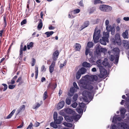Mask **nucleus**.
<instances>
[{
    "label": "nucleus",
    "instance_id": "nucleus-1",
    "mask_svg": "<svg viewBox=\"0 0 129 129\" xmlns=\"http://www.w3.org/2000/svg\"><path fill=\"white\" fill-rule=\"evenodd\" d=\"M80 83L82 87L87 89L88 91H84L83 92L82 94L84 98H88L90 99H92L94 93V91L93 90V87L91 85L92 83L84 79L81 80L80 81Z\"/></svg>",
    "mask_w": 129,
    "mask_h": 129
},
{
    "label": "nucleus",
    "instance_id": "nucleus-2",
    "mask_svg": "<svg viewBox=\"0 0 129 129\" xmlns=\"http://www.w3.org/2000/svg\"><path fill=\"white\" fill-rule=\"evenodd\" d=\"M35 2L34 0H28L27 5V8L26 10V13L27 15L31 13L32 10L34 9L35 5L34 6V4H35Z\"/></svg>",
    "mask_w": 129,
    "mask_h": 129
},
{
    "label": "nucleus",
    "instance_id": "nucleus-3",
    "mask_svg": "<svg viewBox=\"0 0 129 129\" xmlns=\"http://www.w3.org/2000/svg\"><path fill=\"white\" fill-rule=\"evenodd\" d=\"M101 31L100 29H98L97 28H95L93 36L94 42L95 43H97L98 42L99 39L101 35Z\"/></svg>",
    "mask_w": 129,
    "mask_h": 129
},
{
    "label": "nucleus",
    "instance_id": "nucleus-4",
    "mask_svg": "<svg viewBox=\"0 0 129 129\" xmlns=\"http://www.w3.org/2000/svg\"><path fill=\"white\" fill-rule=\"evenodd\" d=\"M120 50L118 48H115L108 51L107 55L109 56H119Z\"/></svg>",
    "mask_w": 129,
    "mask_h": 129
},
{
    "label": "nucleus",
    "instance_id": "nucleus-5",
    "mask_svg": "<svg viewBox=\"0 0 129 129\" xmlns=\"http://www.w3.org/2000/svg\"><path fill=\"white\" fill-rule=\"evenodd\" d=\"M101 46L99 44H97L96 46L95 51V55L100 56L101 55V52H103L104 54L107 52L106 48H101Z\"/></svg>",
    "mask_w": 129,
    "mask_h": 129
},
{
    "label": "nucleus",
    "instance_id": "nucleus-6",
    "mask_svg": "<svg viewBox=\"0 0 129 129\" xmlns=\"http://www.w3.org/2000/svg\"><path fill=\"white\" fill-rule=\"evenodd\" d=\"M80 117L79 115H72L71 116H64L65 120L67 121L70 122H72L73 120L77 121L80 119Z\"/></svg>",
    "mask_w": 129,
    "mask_h": 129
},
{
    "label": "nucleus",
    "instance_id": "nucleus-7",
    "mask_svg": "<svg viewBox=\"0 0 129 129\" xmlns=\"http://www.w3.org/2000/svg\"><path fill=\"white\" fill-rule=\"evenodd\" d=\"M115 39L113 38L111 39V40L112 43L114 45L116 44V43L117 45L119 46L121 45V44L122 42L119 34H117L115 35Z\"/></svg>",
    "mask_w": 129,
    "mask_h": 129
},
{
    "label": "nucleus",
    "instance_id": "nucleus-8",
    "mask_svg": "<svg viewBox=\"0 0 129 129\" xmlns=\"http://www.w3.org/2000/svg\"><path fill=\"white\" fill-rule=\"evenodd\" d=\"M100 73L98 75L99 77L102 78L107 76V72L103 67H100L99 69Z\"/></svg>",
    "mask_w": 129,
    "mask_h": 129
},
{
    "label": "nucleus",
    "instance_id": "nucleus-9",
    "mask_svg": "<svg viewBox=\"0 0 129 129\" xmlns=\"http://www.w3.org/2000/svg\"><path fill=\"white\" fill-rule=\"evenodd\" d=\"M99 8L101 11L106 12L110 11L112 9V8L111 7L105 5H101L100 6Z\"/></svg>",
    "mask_w": 129,
    "mask_h": 129
},
{
    "label": "nucleus",
    "instance_id": "nucleus-10",
    "mask_svg": "<svg viewBox=\"0 0 129 129\" xmlns=\"http://www.w3.org/2000/svg\"><path fill=\"white\" fill-rule=\"evenodd\" d=\"M84 78L91 82H93L94 80L97 81L98 79L97 76L95 75L89 76L87 75L84 76Z\"/></svg>",
    "mask_w": 129,
    "mask_h": 129
},
{
    "label": "nucleus",
    "instance_id": "nucleus-11",
    "mask_svg": "<svg viewBox=\"0 0 129 129\" xmlns=\"http://www.w3.org/2000/svg\"><path fill=\"white\" fill-rule=\"evenodd\" d=\"M102 65L105 67L109 68H111V66L110 65L107 58H105L102 62Z\"/></svg>",
    "mask_w": 129,
    "mask_h": 129
},
{
    "label": "nucleus",
    "instance_id": "nucleus-12",
    "mask_svg": "<svg viewBox=\"0 0 129 129\" xmlns=\"http://www.w3.org/2000/svg\"><path fill=\"white\" fill-rule=\"evenodd\" d=\"M100 42L102 44L104 45H106L107 42H109V39L105 38L102 37V39L100 40Z\"/></svg>",
    "mask_w": 129,
    "mask_h": 129
},
{
    "label": "nucleus",
    "instance_id": "nucleus-13",
    "mask_svg": "<svg viewBox=\"0 0 129 129\" xmlns=\"http://www.w3.org/2000/svg\"><path fill=\"white\" fill-rule=\"evenodd\" d=\"M63 120V118L62 116H58L57 118L54 120V122L56 124H60L61 123Z\"/></svg>",
    "mask_w": 129,
    "mask_h": 129
},
{
    "label": "nucleus",
    "instance_id": "nucleus-14",
    "mask_svg": "<svg viewBox=\"0 0 129 129\" xmlns=\"http://www.w3.org/2000/svg\"><path fill=\"white\" fill-rule=\"evenodd\" d=\"M117 125L119 126H120L124 129H129V127L127 124L123 122L118 123Z\"/></svg>",
    "mask_w": 129,
    "mask_h": 129
},
{
    "label": "nucleus",
    "instance_id": "nucleus-15",
    "mask_svg": "<svg viewBox=\"0 0 129 129\" xmlns=\"http://www.w3.org/2000/svg\"><path fill=\"white\" fill-rule=\"evenodd\" d=\"M123 45L125 48L126 49L129 48V42L125 40H124L122 41Z\"/></svg>",
    "mask_w": 129,
    "mask_h": 129
},
{
    "label": "nucleus",
    "instance_id": "nucleus-16",
    "mask_svg": "<svg viewBox=\"0 0 129 129\" xmlns=\"http://www.w3.org/2000/svg\"><path fill=\"white\" fill-rule=\"evenodd\" d=\"M55 62L54 61L52 62V63L49 67V71L50 73H52L54 70Z\"/></svg>",
    "mask_w": 129,
    "mask_h": 129
},
{
    "label": "nucleus",
    "instance_id": "nucleus-17",
    "mask_svg": "<svg viewBox=\"0 0 129 129\" xmlns=\"http://www.w3.org/2000/svg\"><path fill=\"white\" fill-rule=\"evenodd\" d=\"M8 86L7 84H2V85L0 87V90L5 91L6 90Z\"/></svg>",
    "mask_w": 129,
    "mask_h": 129
},
{
    "label": "nucleus",
    "instance_id": "nucleus-18",
    "mask_svg": "<svg viewBox=\"0 0 129 129\" xmlns=\"http://www.w3.org/2000/svg\"><path fill=\"white\" fill-rule=\"evenodd\" d=\"M65 104L64 101H61L58 104L57 108L58 109H60L63 107Z\"/></svg>",
    "mask_w": 129,
    "mask_h": 129
},
{
    "label": "nucleus",
    "instance_id": "nucleus-19",
    "mask_svg": "<svg viewBox=\"0 0 129 129\" xmlns=\"http://www.w3.org/2000/svg\"><path fill=\"white\" fill-rule=\"evenodd\" d=\"M89 25V21H86L84 22L81 27V30H82L85 27H87Z\"/></svg>",
    "mask_w": 129,
    "mask_h": 129
},
{
    "label": "nucleus",
    "instance_id": "nucleus-20",
    "mask_svg": "<svg viewBox=\"0 0 129 129\" xmlns=\"http://www.w3.org/2000/svg\"><path fill=\"white\" fill-rule=\"evenodd\" d=\"M128 30H126L125 32H124L122 34V36L124 39H128Z\"/></svg>",
    "mask_w": 129,
    "mask_h": 129
},
{
    "label": "nucleus",
    "instance_id": "nucleus-21",
    "mask_svg": "<svg viewBox=\"0 0 129 129\" xmlns=\"http://www.w3.org/2000/svg\"><path fill=\"white\" fill-rule=\"evenodd\" d=\"M82 66L85 68H89L91 66V64L86 61L82 63Z\"/></svg>",
    "mask_w": 129,
    "mask_h": 129
},
{
    "label": "nucleus",
    "instance_id": "nucleus-22",
    "mask_svg": "<svg viewBox=\"0 0 129 129\" xmlns=\"http://www.w3.org/2000/svg\"><path fill=\"white\" fill-rule=\"evenodd\" d=\"M103 37H104V38H105L108 39L109 38V32L108 31L106 32L105 31L103 32Z\"/></svg>",
    "mask_w": 129,
    "mask_h": 129
},
{
    "label": "nucleus",
    "instance_id": "nucleus-23",
    "mask_svg": "<svg viewBox=\"0 0 129 129\" xmlns=\"http://www.w3.org/2000/svg\"><path fill=\"white\" fill-rule=\"evenodd\" d=\"M64 111L65 113L70 114L73 113L74 112L73 110L69 108L65 109Z\"/></svg>",
    "mask_w": 129,
    "mask_h": 129
},
{
    "label": "nucleus",
    "instance_id": "nucleus-24",
    "mask_svg": "<svg viewBox=\"0 0 129 129\" xmlns=\"http://www.w3.org/2000/svg\"><path fill=\"white\" fill-rule=\"evenodd\" d=\"M85 50V55L87 56L88 54H89V55H90L91 56H92L93 55L90 52V50L89 48H88L87 47L86 48Z\"/></svg>",
    "mask_w": 129,
    "mask_h": 129
},
{
    "label": "nucleus",
    "instance_id": "nucleus-25",
    "mask_svg": "<svg viewBox=\"0 0 129 129\" xmlns=\"http://www.w3.org/2000/svg\"><path fill=\"white\" fill-rule=\"evenodd\" d=\"M78 71H79L80 73L82 75L84 74L86 71V70L85 68L82 67Z\"/></svg>",
    "mask_w": 129,
    "mask_h": 129
},
{
    "label": "nucleus",
    "instance_id": "nucleus-26",
    "mask_svg": "<svg viewBox=\"0 0 129 129\" xmlns=\"http://www.w3.org/2000/svg\"><path fill=\"white\" fill-rule=\"evenodd\" d=\"M81 48V46L80 44L79 43H76V44L75 49L76 51H79Z\"/></svg>",
    "mask_w": 129,
    "mask_h": 129
},
{
    "label": "nucleus",
    "instance_id": "nucleus-27",
    "mask_svg": "<svg viewBox=\"0 0 129 129\" xmlns=\"http://www.w3.org/2000/svg\"><path fill=\"white\" fill-rule=\"evenodd\" d=\"M76 111L79 114H82L83 109L79 108H77L76 109Z\"/></svg>",
    "mask_w": 129,
    "mask_h": 129
},
{
    "label": "nucleus",
    "instance_id": "nucleus-28",
    "mask_svg": "<svg viewBox=\"0 0 129 129\" xmlns=\"http://www.w3.org/2000/svg\"><path fill=\"white\" fill-rule=\"evenodd\" d=\"M113 28H114V27H112L111 25H108L106 26V29L109 32L111 31V30H112Z\"/></svg>",
    "mask_w": 129,
    "mask_h": 129
},
{
    "label": "nucleus",
    "instance_id": "nucleus-29",
    "mask_svg": "<svg viewBox=\"0 0 129 129\" xmlns=\"http://www.w3.org/2000/svg\"><path fill=\"white\" fill-rule=\"evenodd\" d=\"M54 33V32L53 31H51L46 32L45 33V34L47 35V37H48L52 35Z\"/></svg>",
    "mask_w": 129,
    "mask_h": 129
},
{
    "label": "nucleus",
    "instance_id": "nucleus-30",
    "mask_svg": "<svg viewBox=\"0 0 129 129\" xmlns=\"http://www.w3.org/2000/svg\"><path fill=\"white\" fill-rule=\"evenodd\" d=\"M38 67L37 66H36L35 68V78L37 79L38 75Z\"/></svg>",
    "mask_w": 129,
    "mask_h": 129
},
{
    "label": "nucleus",
    "instance_id": "nucleus-31",
    "mask_svg": "<svg viewBox=\"0 0 129 129\" xmlns=\"http://www.w3.org/2000/svg\"><path fill=\"white\" fill-rule=\"evenodd\" d=\"M43 26V23L42 22V20L40 19L39 21V23L38 25V29H41L42 28Z\"/></svg>",
    "mask_w": 129,
    "mask_h": 129
},
{
    "label": "nucleus",
    "instance_id": "nucleus-32",
    "mask_svg": "<svg viewBox=\"0 0 129 129\" xmlns=\"http://www.w3.org/2000/svg\"><path fill=\"white\" fill-rule=\"evenodd\" d=\"M71 100L70 98H67L66 99V103L68 105H70L71 103Z\"/></svg>",
    "mask_w": 129,
    "mask_h": 129
},
{
    "label": "nucleus",
    "instance_id": "nucleus-33",
    "mask_svg": "<svg viewBox=\"0 0 129 129\" xmlns=\"http://www.w3.org/2000/svg\"><path fill=\"white\" fill-rule=\"evenodd\" d=\"M120 112L121 115H123L125 114V113L126 112V111L125 109L123 108L121 109L120 110Z\"/></svg>",
    "mask_w": 129,
    "mask_h": 129
},
{
    "label": "nucleus",
    "instance_id": "nucleus-34",
    "mask_svg": "<svg viewBox=\"0 0 129 129\" xmlns=\"http://www.w3.org/2000/svg\"><path fill=\"white\" fill-rule=\"evenodd\" d=\"M82 75L79 72V71H78L76 75V77L77 79H79L80 78L81 75Z\"/></svg>",
    "mask_w": 129,
    "mask_h": 129
},
{
    "label": "nucleus",
    "instance_id": "nucleus-35",
    "mask_svg": "<svg viewBox=\"0 0 129 129\" xmlns=\"http://www.w3.org/2000/svg\"><path fill=\"white\" fill-rule=\"evenodd\" d=\"M85 104L82 102L79 104V106L80 108L83 109L85 108Z\"/></svg>",
    "mask_w": 129,
    "mask_h": 129
},
{
    "label": "nucleus",
    "instance_id": "nucleus-36",
    "mask_svg": "<svg viewBox=\"0 0 129 129\" xmlns=\"http://www.w3.org/2000/svg\"><path fill=\"white\" fill-rule=\"evenodd\" d=\"M96 64L98 65V66L99 67V69L100 67H102L101 66V64H102L101 62V59H99L97 60L96 62Z\"/></svg>",
    "mask_w": 129,
    "mask_h": 129
},
{
    "label": "nucleus",
    "instance_id": "nucleus-37",
    "mask_svg": "<svg viewBox=\"0 0 129 129\" xmlns=\"http://www.w3.org/2000/svg\"><path fill=\"white\" fill-rule=\"evenodd\" d=\"M56 124L53 122H51L50 123V124L51 126L54 128H56L57 127V126Z\"/></svg>",
    "mask_w": 129,
    "mask_h": 129
},
{
    "label": "nucleus",
    "instance_id": "nucleus-38",
    "mask_svg": "<svg viewBox=\"0 0 129 129\" xmlns=\"http://www.w3.org/2000/svg\"><path fill=\"white\" fill-rule=\"evenodd\" d=\"M63 124L65 126L69 127H71L73 126L72 124L69 123L64 122L63 123Z\"/></svg>",
    "mask_w": 129,
    "mask_h": 129
},
{
    "label": "nucleus",
    "instance_id": "nucleus-39",
    "mask_svg": "<svg viewBox=\"0 0 129 129\" xmlns=\"http://www.w3.org/2000/svg\"><path fill=\"white\" fill-rule=\"evenodd\" d=\"M25 109V106L24 105H23L21 106L19 109L18 110V113H19L20 111H21L23 109L24 110Z\"/></svg>",
    "mask_w": 129,
    "mask_h": 129
},
{
    "label": "nucleus",
    "instance_id": "nucleus-40",
    "mask_svg": "<svg viewBox=\"0 0 129 129\" xmlns=\"http://www.w3.org/2000/svg\"><path fill=\"white\" fill-rule=\"evenodd\" d=\"M103 2L100 0H95L94 1V4L96 5L98 4H103Z\"/></svg>",
    "mask_w": 129,
    "mask_h": 129
},
{
    "label": "nucleus",
    "instance_id": "nucleus-41",
    "mask_svg": "<svg viewBox=\"0 0 129 129\" xmlns=\"http://www.w3.org/2000/svg\"><path fill=\"white\" fill-rule=\"evenodd\" d=\"M93 46V44L92 42H89L87 44V46L89 48H91Z\"/></svg>",
    "mask_w": 129,
    "mask_h": 129
},
{
    "label": "nucleus",
    "instance_id": "nucleus-42",
    "mask_svg": "<svg viewBox=\"0 0 129 129\" xmlns=\"http://www.w3.org/2000/svg\"><path fill=\"white\" fill-rule=\"evenodd\" d=\"M59 53L58 50H56L53 54V56H58Z\"/></svg>",
    "mask_w": 129,
    "mask_h": 129
},
{
    "label": "nucleus",
    "instance_id": "nucleus-43",
    "mask_svg": "<svg viewBox=\"0 0 129 129\" xmlns=\"http://www.w3.org/2000/svg\"><path fill=\"white\" fill-rule=\"evenodd\" d=\"M48 97V95H47V93L46 91H45L43 95V99L44 100H45Z\"/></svg>",
    "mask_w": 129,
    "mask_h": 129
},
{
    "label": "nucleus",
    "instance_id": "nucleus-44",
    "mask_svg": "<svg viewBox=\"0 0 129 129\" xmlns=\"http://www.w3.org/2000/svg\"><path fill=\"white\" fill-rule=\"evenodd\" d=\"M33 43L32 42H30L29 44H28L27 45V48L28 49H30V48H32L33 47Z\"/></svg>",
    "mask_w": 129,
    "mask_h": 129
},
{
    "label": "nucleus",
    "instance_id": "nucleus-45",
    "mask_svg": "<svg viewBox=\"0 0 129 129\" xmlns=\"http://www.w3.org/2000/svg\"><path fill=\"white\" fill-rule=\"evenodd\" d=\"M53 117L54 120L57 118V113L56 112H55L53 113Z\"/></svg>",
    "mask_w": 129,
    "mask_h": 129
},
{
    "label": "nucleus",
    "instance_id": "nucleus-46",
    "mask_svg": "<svg viewBox=\"0 0 129 129\" xmlns=\"http://www.w3.org/2000/svg\"><path fill=\"white\" fill-rule=\"evenodd\" d=\"M70 91L73 94L76 91V90H75V88L74 87H71L70 88Z\"/></svg>",
    "mask_w": 129,
    "mask_h": 129
},
{
    "label": "nucleus",
    "instance_id": "nucleus-47",
    "mask_svg": "<svg viewBox=\"0 0 129 129\" xmlns=\"http://www.w3.org/2000/svg\"><path fill=\"white\" fill-rule=\"evenodd\" d=\"M3 19L4 21V27H6L7 25V21L6 19V17L5 16H4L3 17Z\"/></svg>",
    "mask_w": 129,
    "mask_h": 129
},
{
    "label": "nucleus",
    "instance_id": "nucleus-48",
    "mask_svg": "<svg viewBox=\"0 0 129 129\" xmlns=\"http://www.w3.org/2000/svg\"><path fill=\"white\" fill-rule=\"evenodd\" d=\"M65 112L64 109V110H62L60 111L59 113L61 115L64 116L65 114Z\"/></svg>",
    "mask_w": 129,
    "mask_h": 129
},
{
    "label": "nucleus",
    "instance_id": "nucleus-49",
    "mask_svg": "<svg viewBox=\"0 0 129 129\" xmlns=\"http://www.w3.org/2000/svg\"><path fill=\"white\" fill-rule=\"evenodd\" d=\"M36 63V59L34 58L32 59V61L31 62V65L32 66H34Z\"/></svg>",
    "mask_w": 129,
    "mask_h": 129
},
{
    "label": "nucleus",
    "instance_id": "nucleus-50",
    "mask_svg": "<svg viewBox=\"0 0 129 129\" xmlns=\"http://www.w3.org/2000/svg\"><path fill=\"white\" fill-rule=\"evenodd\" d=\"M96 57H91L90 58L89 61H90L91 62H95V58H96Z\"/></svg>",
    "mask_w": 129,
    "mask_h": 129
},
{
    "label": "nucleus",
    "instance_id": "nucleus-51",
    "mask_svg": "<svg viewBox=\"0 0 129 129\" xmlns=\"http://www.w3.org/2000/svg\"><path fill=\"white\" fill-rule=\"evenodd\" d=\"M57 86V84L56 83L54 84H52L51 86L52 88H51V89H52L54 90L56 87Z\"/></svg>",
    "mask_w": 129,
    "mask_h": 129
},
{
    "label": "nucleus",
    "instance_id": "nucleus-52",
    "mask_svg": "<svg viewBox=\"0 0 129 129\" xmlns=\"http://www.w3.org/2000/svg\"><path fill=\"white\" fill-rule=\"evenodd\" d=\"M67 63V61L66 60H65L64 61V63L63 64L61 63L60 65V69H61L62 67L65 66Z\"/></svg>",
    "mask_w": 129,
    "mask_h": 129
},
{
    "label": "nucleus",
    "instance_id": "nucleus-53",
    "mask_svg": "<svg viewBox=\"0 0 129 129\" xmlns=\"http://www.w3.org/2000/svg\"><path fill=\"white\" fill-rule=\"evenodd\" d=\"M22 79V78L21 77H19L18 78V79L16 81V82L18 83L19 82V85H20L22 83V82H20L21 81Z\"/></svg>",
    "mask_w": 129,
    "mask_h": 129
},
{
    "label": "nucleus",
    "instance_id": "nucleus-54",
    "mask_svg": "<svg viewBox=\"0 0 129 129\" xmlns=\"http://www.w3.org/2000/svg\"><path fill=\"white\" fill-rule=\"evenodd\" d=\"M80 11V10L79 9H75L74 10L73 12L74 14H77L79 13Z\"/></svg>",
    "mask_w": 129,
    "mask_h": 129
},
{
    "label": "nucleus",
    "instance_id": "nucleus-55",
    "mask_svg": "<svg viewBox=\"0 0 129 129\" xmlns=\"http://www.w3.org/2000/svg\"><path fill=\"white\" fill-rule=\"evenodd\" d=\"M119 57H115V61L114 62V63L115 64H117L118 62V60Z\"/></svg>",
    "mask_w": 129,
    "mask_h": 129
},
{
    "label": "nucleus",
    "instance_id": "nucleus-56",
    "mask_svg": "<svg viewBox=\"0 0 129 129\" xmlns=\"http://www.w3.org/2000/svg\"><path fill=\"white\" fill-rule=\"evenodd\" d=\"M73 85L74 88H76L77 89H79L78 86L76 83L75 82H74L73 83Z\"/></svg>",
    "mask_w": 129,
    "mask_h": 129
},
{
    "label": "nucleus",
    "instance_id": "nucleus-57",
    "mask_svg": "<svg viewBox=\"0 0 129 129\" xmlns=\"http://www.w3.org/2000/svg\"><path fill=\"white\" fill-rule=\"evenodd\" d=\"M78 97V96L77 94H75L74 95L73 99L74 101H76L77 100Z\"/></svg>",
    "mask_w": 129,
    "mask_h": 129
},
{
    "label": "nucleus",
    "instance_id": "nucleus-58",
    "mask_svg": "<svg viewBox=\"0 0 129 129\" xmlns=\"http://www.w3.org/2000/svg\"><path fill=\"white\" fill-rule=\"evenodd\" d=\"M77 105L78 104L75 102L72 105V106L73 108H75L76 107Z\"/></svg>",
    "mask_w": 129,
    "mask_h": 129
},
{
    "label": "nucleus",
    "instance_id": "nucleus-59",
    "mask_svg": "<svg viewBox=\"0 0 129 129\" xmlns=\"http://www.w3.org/2000/svg\"><path fill=\"white\" fill-rule=\"evenodd\" d=\"M15 86V85H9L8 86V87L9 89H14Z\"/></svg>",
    "mask_w": 129,
    "mask_h": 129
},
{
    "label": "nucleus",
    "instance_id": "nucleus-60",
    "mask_svg": "<svg viewBox=\"0 0 129 129\" xmlns=\"http://www.w3.org/2000/svg\"><path fill=\"white\" fill-rule=\"evenodd\" d=\"M33 125L31 122H30L29 125L27 126L26 129H32V127Z\"/></svg>",
    "mask_w": 129,
    "mask_h": 129
},
{
    "label": "nucleus",
    "instance_id": "nucleus-61",
    "mask_svg": "<svg viewBox=\"0 0 129 129\" xmlns=\"http://www.w3.org/2000/svg\"><path fill=\"white\" fill-rule=\"evenodd\" d=\"M41 71H43L44 72L46 71V68H45V66L44 65H43L41 69Z\"/></svg>",
    "mask_w": 129,
    "mask_h": 129
},
{
    "label": "nucleus",
    "instance_id": "nucleus-62",
    "mask_svg": "<svg viewBox=\"0 0 129 129\" xmlns=\"http://www.w3.org/2000/svg\"><path fill=\"white\" fill-rule=\"evenodd\" d=\"M40 106V104L39 103H37V104L35 106L33 107V108L34 109H36L38 108Z\"/></svg>",
    "mask_w": 129,
    "mask_h": 129
},
{
    "label": "nucleus",
    "instance_id": "nucleus-63",
    "mask_svg": "<svg viewBox=\"0 0 129 129\" xmlns=\"http://www.w3.org/2000/svg\"><path fill=\"white\" fill-rule=\"evenodd\" d=\"M26 23V19H24L23 20L21 23V25H23L25 24Z\"/></svg>",
    "mask_w": 129,
    "mask_h": 129
},
{
    "label": "nucleus",
    "instance_id": "nucleus-64",
    "mask_svg": "<svg viewBox=\"0 0 129 129\" xmlns=\"http://www.w3.org/2000/svg\"><path fill=\"white\" fill-rule=\"evenodd\" d=\"M109 21L108 20H106L105 21V25L107 26H108L109 25Z\"/></svg>",
    "mask_w": 129,
    "mask_h": 129
}]
</instances>
